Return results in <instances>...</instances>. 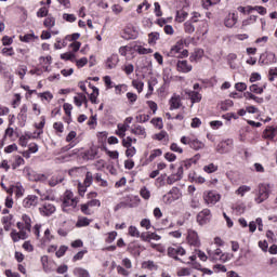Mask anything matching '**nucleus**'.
I'll return each instance as SVG.
<instances>
[{
  "label": "nucleus",
  "instance_id": "60",
  "mask_svg": "<svg viewBox=\"0 0 277 277\" xmlns=\"http://www.w3.org/2000/svg\"><path fill=\"white\" fill-rule=\"evenodd\" d=\"M203 171H206L207 174H213V172H217V166L210 163L203 167Z\"/></svg>",
  "mask_w": 277,
  "mask_h": 277
},
{
  "label": "nucleus",
  "instance_id": "30",
  "mask_svg": "<svg viewBox=\"0 0 277 277\" xmlns=\"http://www.w3.org/2000/svg\"><path fill=\"white\" fill-rule=\"evenodd\" d=\"M141 202H142V199H140L138 196H131V197H129L128 200H127V205H128L131 209H133V208H135V207H140Z\"/></svg>",
  "mask_w": 277,
  "mask_h": 277
},
{
  "label": "nucleus",
  "instance_id": "20",
  "mask_svg": "<svg viewBox=\"0 0 277 277\" xmlns=\"http://www.w3.org/2000/svg\"><path fill=\"white\" fill-rule=\"evenodd\" d=\"M131 133L133 135H136L137 137H143L146 138V128H144L143 126L140 124H135L132 127L131 129Z\"/></svg>",
  "mask_w": 277,
  "mask_h": 277
},
{
  "label": "nucleus",
  "instance_id": "61",
  "mask_svg": "<svg viewBox=\"0 0 277 277\" xmlns=\"http://www.w3.org/2000/svg\"><path fill=\"white\" fill-rule=\"evenodd\" d=\"M94 181V176L92 175V172H87L85 174V179H84V182L83 184L85 185V187H90V185H92Z\"/></svg>",
  "mask_w": 277,
  "mask_h": 277
},
{
  "label": "nucleus",
  "instance_id": "14",
  "mask_svg": "<svg viewBox=\"0 0 277 277\" xmlns=\"http://www.w3.org/2000/svg\"><path fill=\"white\" fill-rule=\"evenodd\" d=\"M260 62L265 66H269V64H276V54L273 52H266L261 55Z\"/></svg>",
  "mask_w": 277,
  "mask_h": 277
},
{
  "label": "nucleus",
  "instance_id": "56",
  "mask_svg": "<svg viewBox=\"0 0 277 277\" xmlns=\"http://www.w3.org/2000/svg\"><path fill=\"white\" fill-rule=\"evenodd\" d=\"M190 148H194V150H200L201 148H205V144L198 140H190Z\"/></svg>",
  "mask_w": 277,
  "mask_h": 277
},
{
  "label": "nucleus",
  "instance_id": "53",
  "mask_svg": "<svg viewBox=\"0 0 277 277\" xmlns=\"http://www.w3.org/2000/svg\"><path fill=\"white\" fill-rule=\"evenodd\" d=\"M184 30H185L186 34H194V31H196V27L194 26V22L187 21L184 24Z\"/></svg>",
  "mask_w": 277,
  "mask_h": 277
},
{
  "label": "nucleus",
  "instance_id": "15",
  "mask_svg": "<svg viewBox=\"0 0 277 277\" xmlns=\"http://www.w3.org/2000/svg\"><path fill=\"white\" fill-rule=\"evenodd\" d=\"M132 51H134V53H138V55H150V53H153V49L150 48H145L144 45L135 42L132 45Z\"/></svg>",
  "mask_w": 277,
  "mask_h": 277
},
{
  "label": "nucleus",
  "instance_id": "2",
  "mask_svg": "<svg viewBox=\"0 0 277 277\" xmlns=\"http://www.w3.org/2000/svg\"><path fill=\"white\" fill-rule=\"evenodd\" d=\"M98 156V147L92 145L89 149H74L71 157H76L79 161H92Z\"/></svg>",
  "mask_w": 277,
  "mask_h": 277
},
{
  "label": "nucleus",
  "instance_id": "40",
  "mask_svg": "<svg viewBox=\"0 0 277 277\" xmlns=\"http://www.w3.org/2000/svg\"><path fill=\"white\" fill-rule=\"evenodd\" d=\"M163 155V151L161 149H154L150 151L149 157L147 158L148 163H153L157 157H161Z\"/></svg>",
  "mask_w": 277,
  "mask_h": 277
},
{
  "label": "nucleus",
  "instance_id": "50",
  "mask_svg": "<svg viewBox=\"0 0 277 277\" xmlns=\"http://www.w3.org/2000/svg\"><path fill=\"white\" fill-rule=\"evenodd\" d=\"M1 54L4 56V57H14L15 55V52H14V48L10 47H4L2 50H1Z\"/></svg>",
  "mask_w": 277,
  "mask_h": 277
},
{
  "label": "nucleus",
  "instance_id": "39",
  "mask_svg": "<svg viewBox=\"0 0 277 277\" xmlns=\"http://www.w3.org/2000/svg\"><path fill=\"white\" fill-rule=\"evenodd\" d=\"M154 140H157L158 142H169L170 136L168 135V132L161 131L160 133L154 135Z\"/></svg>",
  "mask_w": 277,
  "mask_h": 277
},
{
  "label": "nucleus",
  "instance_id": "27",
  "mask_svg": "<svg viewBox=\"0 0 277 277\" xmlns=\"http://www.w3.org/2000/svg\"><path fill=\"white\" fill-rule=\"evenodd\" d=\"M276 134H277V128L275 127H267L263 132V136L266 140H274L276 137Z\"/></svg>",
  "mask_w": 277,
  "mask_h": 277
},
{
  "label": "nucleus",
  "instance_id": "64",
  "mask_svg": "<svg viewBox=\"0 0 277 277\" xmlns=\"http://www.w3.org/2000/svg\"><path fill=\"white\" fill-rule=\"evenodd\" d=\"M148 120H150V115L142 114L136 116V121L141 123L148 122Z\"/></svg>",
  "mask_w": 277,
  "mask_h": 277
},
{
  "label": "nucleus",
  "instance_id": "18",
  "mask_svg": "<svg viewBox=\"0 0 277 277\" xmlns=\"http://www.w3.org/2000/svg\"><path fill=\"white\" fill-rule=\"evenodd\" d=\"M41 215H53L55 213V207L52 203H44L41 208H39Z\"/></svg>",
  "mask_w": 277,
  "mask_h": 277
},
{
  "label": "nucleus",
  "instance_id": "3",
  "mask_svg": "<svg viewBox=\"0 0 277 277\" xmlns=\"http://www.w3.org/2000/svg\"><path fill=\"white\" fill-rule=\"evenodd\" d=\"M208 259L210 261H221V263H226V261H230V253H223L222 249L207 250Z\"/></svg>",
  "mask_w": 277,
  "mask_h": 277
},
{
  "label": "nucleus",
  "instance_id": "49",
  "mask_svg": "<svg viewBox=\"0 0 277 277\" xmlns=\"http://www.w3.org/2000/svg\"><path fill=\"white\" fill-rule=\"evenodd\" d=\"M132 85L138 92V94L144 92V82L142 80H133Z\"/></svg>",
  "mask_w": 277,
  "mask_h": 277
},
{
  "label": "nucleus",
  "instance_id": "47",
  "mask_svg": "<svg viewBox=\"0 0 277 277\" xmlns=\"http://www.w3.org/2000/svg\"><path fill=\"white\" fill-rule=\"evenodd\" d=\"M81 142V136H77V132L71 131L70 132V146L71 148L74 146H77V144H79Z\"/></svg>",
  "mask_w": 277,
  "mask_h": 277
},
{
  "label": "nucleus",
  "instance_id": "25",
  "mask_svg": "<svg viewBox=\"0 0 277 277\" xmlns=\"http://www.w3.org/2000/svg\"><path fill=\"white\" fill-rule=\"evenodd\" d=\"M232 210L236 215H243L246 213V203L238 201L232 206Z\"/></svg>",
  "mask_w": 277,
  "mask_h": 277
},
{
  "label": "nucleus",
  "instance_id": "28",
  "mask_svg": "<svg viewBox=\"0 0 277 277\" xmlns=\"http://www.w3.org/2000/svg\"><path fill=\"white\" fill-rule=\"evenodd\" d=\"M52 57L51 56H41L39 58V62L41 64V68L44 70V72H49V67L51 66V62H52Z\"/></svg>",
  "mask_w": 277,
  "mask_h": 277
},
{
  "label": "nucleus",
  "instance_id": "41",
  "mask_svg": "<svg viewBox=\"0 0 277 277\" xmlns=\"http://www.w3.org/2000/svg\"><path fill=\"white\" fill-rule=\"evenodd\" d=\"M68 42H70V36H66L65 39L56 41L54 47L55 49H64L65 47H68Z\"/></svg>",
  "mask_w": 277,
  "mask_h": 277
},
{
  "label": "nucleus",
  "instance_id": "62",
  "mask_svg": "<svg viewBox=\"0 0 277 277\" xmlns=\"http://www.w3.org/2000/svg\"><path fill=\"white\" fill-rule=\"evenodd\" d=\"M92 90H93V91H92V93L90 94V101H91V103L96 104V98H98V88L93 87Z\"/></svg>",
  "mask_w": 277,
  "mask_h": 277
},
{
  "label": "nucleus",
  "instance_id": "59",
  "mask_svg": "<svg viewBox=\"0 0 277 277\" xmlns=\"http://www.w3.org/2000/svg\"><path fill=\"white\" fill-rule=\"evenodd\" d=\"M128 235H130V237H136V238H140V229H137V227L131 225L129 228H128Z\"/></svg>",
  "mask_w": 277,
  "mask_h": 277
},
{
  "label": "nucleus",
  "instance_id": "38",
  "mask_svg": "<svg viewBox=\"0 0 277 277\" xmlns=\"http://www.w3.org/2000/svg\"><path fill=\"white\" fill-rule=\"evenodd\" d=\"M252 190V187L248 186V185H242L240 186L236 192L235 194L237 196H240V198H243L246 196V194H248V192H251Z\"/></svg>",
  "mask_w": 277,
  "mask_h": 277
},
{
  "label": "nucleus",
  "instance_id": "16",
  "mask_svg": "<svg viewBox=\"0 0 277 277\" xmlns=\"http://www.w3.org/2000/svg\"><path fill=\"white\" fill-rule=\"evenodd\" d=\"M37 206H38V196L36 195H28L23 200V207H25V209H31V207H37Z\"/></svg>",
  "mask_w": 277,
  "mask_h": 277
},
{
  "label": "nucleus",
  "instance_id": "33",
  "mask_svg": "<svg viewBox=\"0 0 277 277\" xmlns=\"http://www.w3.org/2000/svg\"><path fill=\"white\" fill-rule=\"evenodd\" d=\"M70 62H75L78 68H83L88 64V57L75 60V54H70Z\"/></svg>",
  "mask_w": 277,
  "mask_h": 277
},
{
  "label": "nucleus",
  "instance_id": "5",
  "mask_svg": "<svg viewBox=\"0 0 277 277\" xmlns=\"http://www.w3.org/2000/svg\"><path fill=\"white\" fill-rule=\"evenodd\" d=\"M66 161H70V144L62 147L55 157V163H66Z\"/></svg>",
  "mask_w": 277,
  "mask_h": 277
},
{
  "label": "nucleus",
  "instance_id": "17",
  "mask_svg": "<svg viewBox=\"0 0 277 277\" xmlns=\"http://www.w3.org/2000/svg\"><path fill=\"white\" fill-rule=\"evenodd\" d=\"M118 62H120L118 54H111L107 57L105 62V67L108 68V70H113V68H116V66H118Z\"/></svg>",
  "mask_w": 277,
  "mask_h": 277
},
{
  "label": "nucleus",
  "instance_id": "34",
  "mask_svg": "<svg viewBox=\"0 0 277 277\" xmlns=\"http://www.w3.org/2000/svg\"><path fill=\"white\" fill-rule=\"evenodd\" d=\"M55 25V18L53 15H48L43 21V27L45 29H53V26Z\"/></svg>",
  "mask_w": 277,
  "mask_h": 277
},
{
  "label": "nucleus",
  "instance_id": "45",
  "mask_svg": "<svg viewBox=\"0 0 277 277\" xmlns=\"http://www.w3.org/2000/svg\"><path fill=\"white\" fill-rule=\"evenodd\" d=\"M256 18H258L256 15H251L247 19H243L241 28L245 29V27H248L250 25H254V23H256Z\"/></svg>",
  "mask_w": 277,
  "mask_h": 277
},
{
  "label": "nucleus",
  "instance_id": "46",
  "mask_svg": "<svg viewBox=\"0 0 277 277\" xmlns=\"http://www.w3.org/2000/svg\"><path fill=\"white\" fill-rule=\"evenodd\" d=\"M49 15V6H41L37 11V18H47Z\"/></svg>",
  "mask_w": 277,
  "mask_h": 277
},
{
  "label": "nucleus",
  "instance_id": "12",
  "mask_svg": "<svg viewBox=\"0 0 277 277\" xmlns=\"http://www.w3.org/2000/svg\"><path fill=\"white\" fill-rule=\"evenodd\" d=\"M267 198H269V189L265 185L260 186V190L258 194V198H255V202L258 205H261V202H265Z\"/></svg>",
  "mask_w": 277,
  "mask_h": 277
},
{
  "label": "nucleus",
  "instance_id": "63",
  "mask_svg": "<svg viewBox=\"0 0 277 277\" xmlns=\"http://www.w3.org/2000/svg\"><path fill=\"white\" fill-rule=\"evenodd\" d=\"M177 276H180V277L192 276V269L185 268V267L179 268L177 269Z\"/></svg>",
  "mask_w": 277,
  "mask_h": 277
},
{
  "label": "nucleus",
  "instance_id": "58",
  "mask_svg": "<svg viewBox=\"0 0 277 277\" xmlns=\"http://www.w3.org/2000/svg\"><path fill=\"white\" fill-rule=\"evenodd\" d=\"M127 90H128L127 84L115 85V94H117L118 96H121V94H124Z\"/></svg>",
  "mask_w": 277,
  "mask_h": 277
},
{
  "label": "nucleus",
  "instance_id": "19",
  "mask_svg": "<svg viewBox=\"0 0 277 277\" xmlns=\"http://www.w3.org/2000/svg\"><path fill=\"white\" fill-rule=\"evenodd\" d=\"M237 21H238V17H237V14L235 13H228L224 19V25L225 27H235V25H237Z\"/></svg>",
  "mask_w": 277,
  "mask_h": 277
},
{
  "label": "nucleus",
  "instance_id": "6",
  "mask_svg": "<svg viewBox=\"0 0 277 277\" xmlns=\"http://www.w3.org/2000/svg\"><path fill=\"white\" fill-rule=\"evenodd\" d=\"M234 146L235 141H233V138H227L217 144L216 150L221 155H226V153H230V150H233Z\"/></svg>",
  "mask_w": 277,
  "mask_h": 277
},
{
  "label": "nucleus",
  "instance_id": "22",
  "mask_svg": "<svg viewBox=\"0 0 277 277\" xmlns=\"http://www.w3.org/2000/svg\"><path fill=\"white\" fill-rule=\"evenodd\" d=\"M79 38H81V35L79 32H75V34L71 35L70 47H71V50H72L74 53H77V51L79 49H81V42L76 41V40H79Z\"/></svg>",
  "mask_w": 277,
  "mask_h": 277
},
{
  "label": "nucleus",
  "instance_id": "21",
  "mask_svg": "<svg viewBox=\"0 0 277 277\" xmlns=\"http://www.w3.org/2000/svg\"><path fill=\"white\" fill-rule=\"evenodd\" d=\"M62 209L65 213H70V190H66L63 197Z\"/></svg>",
  "mask_w": 277,
  "mask_h": 277
},
{
  "label": "nucleus",
  "instance_id": "48",
  "mask_svg": "<svg viewBox=\"0 0 277 277\" xmlns=\"http://www.w3.org/2000/svg\"><path fill=\"white\" fill-rule=\"evenodd\" d=\"M36 35L35 34H26V35H21L19 36V40L21 42H34V40H36Z\"/></svg>",
  "mask_w": 277,
  "mask_h": 277
},
{
  "label": "nucleus",
  "instance_id": "24",
  "mask_svg": "<svg viewBox=\"0 0 277 277\" xmlns=\"http://www.w3.org/2000/svg\"><path fill=\"white\" fill-rule=\"evenodd\" d=\"M176 68L179 72H192V65L187 63V61H179L176 64Z\"/></svg>",
  "mask_w": 277,
  "mask_h": 277
},
{
  "label": "nucleus",
  "instance_id": "13",
  "mask_svg": "<svg viewBox=\"0 0 277 277\" xmlns=\"http://www.w3.org/2000/svg\"><path fill=\"white\" fill-rule=\"evenodd\" d=\"M170 110L174 111V109H181L183 102L181 100V95L174 93L169 100Z\"/></svg>",
  "mask_w": 277,
  "mask_h": 277
},
{
  "label": "nucleus",
  "instance_id": "31",
  "mask_svg": "<svg viewBox=\"0 0 277 277\" xmlns=\"http://www.w3.org/2000/svg\"><path fill=\"white\" fill-rule=\"evenodd\" d=\"M205 55V51L201 49L195 50V52L189 56L190 62H200Z\"/></svg>",
  "mask_w": 277,
  "mask_h": 277
},
{
  "label": "nucleus",
  "instance_id": "37",
  "mask_svg": "<svg viewBox=\"0 0 277 277\" xmlns=\"http://www.w3.org/2000/svg\"><path fill=\"white\" fill-rule=\"evenodd\" d=\"M53 129L55 131V135L62 137V133H64V123L62 121H56L53 123Z\"/></svg>",
  "mask_w": 277,
  "mask_h": 277
},
{
  "label": "nucleus",
  "instance_id": "36",
  "mask_svg": "<svg viewBox=\"0 0 277 277\" xmlns=\"http://www.w3.org/2000/svg\"><path fill=\"white\" fill-rule=\"evenodd\" d=\"M159 38H160L159 32H157V31L150 32V34L148 35V40H147V42H148V44H149L150 47H155V44H157V41L159 40Z\"/></svg>",
  "mask_w": 277,
  "mask_h": 277
},
{
  "label": "nucleus",
  "instance_id": "57",
  "mask_svg": "<svg viewBox=\"0 0 277 277\" xmlns=\"http://www.w3.org/2000/svg\"><path fill=\"white\" fill-rule=\"evenodd\" d=\"M74 274L76 277H90V273L83 268H75Z\"/></svg>",
  "mask_w": 277,
  "mask_h": 277
},
{
  "label": "nucleus",
  "instance_id": "7",
  "mask_svg": "<svg viewBox=\"0 0 277 277\" xmlns=\"http://www.w3.org/2000/svg\"><path fill=\"white\" fill-rule=\"evenodd\" d=\"M168 256H170L171 259H174L175 261H181V259H179V256H185L186 251L183 247H169L168 251H167Z\"/></svg>",
  "mask_w": 277,
  "mask_h": 277
},
{
  "label": "nucleus",
  "instance_id": "51",
  "mask_svg": "<svg viewBox=\"0 0 277 277\" xmlns=\"http://www.w3.org/2000/svg\"><path fill=\"white\" fill-rule=\"evenodd\" d=\"M21 166H25V159L21 156H15V160L12 163V169L16 170V168H21Z\"/></svg>",
  "mask_w": 277,
  "mask_h": 277
},
{
  "label": "nucleus",
  "instance_id": "1",
  "mask_svg": "<svg viewBox=\"0 0 277 277\" xmlns=\"http://www.w3.org/2000/svg\"><path fill=\"white\" fill-rule=\"evenodd\" d=\"M16 227L19 232H16V229H12L11 232V239L14 243H17V241L25 240L29 237L28 233H31V216L28 214L22 215V222L16 223Z\"/></svg>",
  "mask_w": 277,
  "mask_h": 277
},
{
  "label": "nucleus",
  "instance_id": "32",
  "mask_svg": "<svg viewBox=\"0 0 277 277\" xmlns=\"http://www.w3.org/2000/svg\"><path fill=\"white\" fill-rule=\"evenodd\" d=\"M37 96L42 102L45 101V103H51V101H53V93H51L50 91H45L43 93H37Z\"/></svg>",
  "mask_w": 277,
  "mask_h": 277
},
{
  "label": "nucleus",
  "instance_id": "10",
  "mask_svg": "<svg viewBox=\"0 0 277 277\" xmlns=\"http://www.w3.org/2000/svg\"><path fill=\"white\" fill-rule=\"evenodd\" d=\"M182 196L183 194L181 193V189L173 187L167 195L163 196V200H167V202L171 205V202L179 200Z\"/></svg>",
  "mask_w": 277,
  "mask_h": 277
},
{
  "label": "nucleus",
  "instance_id": "23",
  "mask_svg": "<svg viewBox=\"0 0 277 277\" xmlns=\"http://www.w3.org/2000/svg\"><path fill=\"white\" fill-rule=\"evenodd\" d=\"M185 94H187L193 104L200 103L202 101V94L197 91L185 90Z\"/></svg>",
  "mask_w": 277,
  "mask_h": 277
},
{
  "label": "nucleus",
  "instance_id": "8",
  "mask_svg": "<svg viewBox=\"0 0 277 277\" xmlns=\"http://www.w3.org/2000/svg\"><path fill=\"white\" fill-rule=\"evenodd\" d=\"M186 241L189 246H194L195 248H200V237L198 236V232L194 229L187 230Z\"/></svg>",
  "mask_w": 277,
  "mask_h": 277
},
{
  "label": "nucleus",
  "instance_id": "29",
  "mask_svg": "<svg viewBox=\"0 0 277 277\" xmlns=\"http://www.w3.org/2000/svg\"><path fill=\"white\" fill-rule=\"evenodd\" d=\"M60 183H64V177L61 174L53 175L48 181V185H50V187H55L56 185H60Z\"/></svg>",
  "mask_w": 277,
  "mask_h": 277
},
{
  "label": "nucleus",
  "instance_id": "44",
  "mask_svg": "<svg viewBox=\"0 0 277 277\" xmlns=\"http://www.w3.org/2000/svg\"><path fill=\"white\" fill-rule=\"evenodd\" d=\"M63 109L66 114V117H63L64 122H67V124H70V104L65 103L63 105Z\"/></svg>",
  "mask_w": 277,
  "mask_h": 277
},
{
  "label": "nucleus",
  "instance_id": "52",
  "mask_svg": "<svg viewBox=\"0 0 277 277\" xmlns=\"http://www.w3.org/2000/svg\"><path fill=\"white\" fill-rule=\"evenodd\" d=\"M91 207L89 206V203H82L80 205V211L81 213H83V215H92L94 213V211H92V209H90Z\"/></svg>",
  "mask_w": 277,
  "mask_h": 277
},
{
  "label": "nucleus",
  "instance_id": "42",
  "mask_svg": "<svg viewBox=\"0 0 277 277\" xmlns=\"http://www.w3.org/2000/svg\"><path fill=\"white\" fill-rule=\"evenodd\" d=\"M128 130H129V124L119 123L117 135H119V137H124L127 135L126 133H127Z\"/></svg>",
  "mask_w": 277,
  "mask_h": 277
},
{
  "label": "nucleus",
  "instance_id": "9",
  "mask_svg": "<svg viewBox=\"0 0 277 277\" xmlns=\"http://www.w3.org/2000/svg\"><path fill=\"white\" fill-rule=\"evenodd\" d=\"M187 44H189L187 42V39H181L179 40L175 45H173L169 52V56L170 57H177L179 53H181V51H183V47H187Z\"/></svg>",
  "mask_w": 277,
  "mask_h": 277
},
{
  "label": "nucleus",
  "instance_id": "11",
  "mask_svg": "<svg viewBox=\"0 0 277 277\" xmlns=\"http://www.w3.org/2000/svg\"><path fill=\"white\" fill-rule=\"evenodd\" d=\"M197 222L199 226H205V224H209L211 222V210L203 209L201 212L197 214Z\"/></svg>",
  "mask_w": 277,
  "mask_h": 277
},
{
  "label": "nucleus",
  "instance_id": "26",
  "mask_svg": "<svg viewBox=\"0 0 277 277\" xmlns=\"http://www.w3.org/2000/svg\"><path fill=\"white\" fill-rule=\"evenodd\" d=\"M74 103L77 107H81L83 104L88 105V97H85V94L83 93H78L74 97Z\"/></svg>",
  "mask_w": 277,
  "mask_h": 277
},
{
  "label": "nucleus",
  "instance_id": "4",
  "mask_svg": "<svg viewBox=\"0 0 277 277\" xmlns=\"http://www.w3.org/2000/svg\"><path fill=\"white\" fill-rule=\"evenodd\" d=\"M222 199V195H220L215 190H207L203 193V200L206 205L213 207V205H217Z\"/></svg>",
  "mask_w": 277,
  "mask_h": 277
},
{
  "label": "nucleus",
  "instance_id": "35",
  "mask_svg": "<svg viewBox=\"0 0 277 277\" xmlns=\"http://www.w3.org/2000/svg\"><path fill=\"white\" fill-rule=\"evenodd\" d=\"M90 222H92L90 219L85 216H79L78 221L76 223L77 228H83L85 226H90Z\"/></svg>",
  "mask_w": 277,
  "mask_h": 277
},
{
  "label": "nucleus",
  "instance_id": "54",
  "mask_svg": "<svg viewBox=\"0 0 277 277\" xmlns=\"http://www.w3.org/2000/svg\"><path fill=\"white\" fill-rule=\"evenodd\" d=\"M245 97L249 98L250 101H254L255 103H258L259 105H261V103H263V97H259L250 92H246L245 93Z\"/></svg>",
  "mask_w": 277,
  "mask_h": 277
},
{
  "label": "nucleus",
  "instance_id": "43",
  "mask_svg": "<svg viewBox=\"0 0 277 277\" xmlns=\"http://www.w3.org/2000/svg\"><path fill=\"white\" fill-rule=\"evenodd\" d=\"M79 202H81V197L71 198L70 207L72 211H79V209H81V205H79Z\"/></svg>",
  "mask_w": 277,
  "mask_h": 277
},
{
  "label": "nucleus",
  "instance_id": "55",
  "mask_svg": "<svg viewBox=\"0 0 277 277\" xmlns=\"http://www.w3.org/2000/svg\"><path fill=\"white\" fill-rule=\"evenodd\" d=\"M140 196L143 200H150V190L146 186H143L140 190Z\"/></svg>",
  "mask_w": 277,
  "mask_h": 277
}]
</instances>
